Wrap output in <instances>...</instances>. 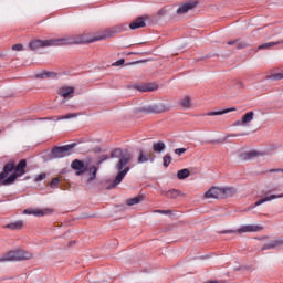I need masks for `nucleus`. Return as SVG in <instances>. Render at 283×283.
<instances>
[{
	"instance_id": "c9c22d12",
	"label": "nucleus",
	"mask_w": 283,
	"mask_h": 283,
	"mask_svg": "<svg viewBox=\"0 0 283 283\" xmlns=\"http://www.w3.org/2000/svg\"><path fill=\"white\" fill-rule=\"evenodd\" d=\"M185 151H187L186 148H177V149H175V154H177V156H182V154H185Z\"/></svg>"
},
{
	"instance_id": "ddd939ff",
	"label": "nucleus",
	"mask_w": 283,
	"mask_h": 283,
	"mask_svg": "<svg viewBox=\"0 0 283 283\" xmlns=\"http://www.w3.org/2000/svg\"><path fill=\"white\" fill-rule=\"evenodd\" d=\"M23 213L25 216H36L38 218H41L43 216H48V213H50V210H48V209H25V210H23Z\"/></svg>"
},
{
	"instance_id": "aec40b11",
	"label": "nucleus",
	"mask_w": 283,
	"mask_h": 283,
	"mask_svg": "<svg viewBox=\"0 0 283 283\" xmlns=\"http://www.w3.org/2000/svg\"><path fill=\"white\" fill-rule=\"evenodd\" d=\"M178 105H180L182 109H191V98H189V96H185L184 98L179 99Z\"/></svg>"
},
{
	"instance_id": "473e14b6",
	"label": "nucleus",
	"mask_w": 283,
	"mask_h": 283,
	"mask_svg": "<svg viewBox=\"0 0 283 283\" xmlns=\"http://www.w3.org/2000/svg\"><path fill=\"white\" fill-rule=\"evenodd\" d=\"M154 90H158V86H156V85H153V87L147 86L145 88H142V92H153Z\"/></svg>"
},
{
	"instance_id": "393cba45",
	"label": "nucleus",
	"mask_w": 283,
	"mask_h": 283,
	"mask_svg": "<svg viewBox=\"0 0 283 283\" xmlns=\"http://www.w3.org/2000/svg\"><path fill=\"white\" fill-rule=\"evenodd\" d=\"M143 202V196L134 197L130 199H127L126 203L128 207H134V205H140Z\"/></svg>"
},
{
	"instance_id": "f3484780",
	"label": "nucleus",
	"mask_w": 283,
	"mask_h": 283,
	"mask_svg": "<svg viewBox=\"0 0 283 283\" xmlns=\"http://www.w3.org/2000/svg\"><path fill=\"white\" fill-rule=\"evenodd\" d=\"M12 171H14V164H7L3 168V172H0V180H6V178L12 174Z\"/></svg>"
},
{
	"instance_id": "a211bd4d",
	"label": "nucleus",
	"mask_w": 283,
	"mask_h": 283,
	"mask_svg": "<svg viewBox=\"0 0 283 283\" xmlns=\"http://www.w3.org/2000/svg\"><path fill=\"white\" fill-rule=\"evenodd\" d=\"M74 43H93L92 33H85L82 35H77L74 39Z\"/></svg>"
},
{
	"instance_id": "7c9ffc66",
	"label": "nucleus",
	"mask_w": 283,
	"mask_h": 283,
	"mask_svg": "<svg viewBox=\"0 0 283 283\" xmlns=\"http://www.w3.org/2000/svg\"><path fill=\"white\" fill-rule=\"evenodd\" d=\"M157 14L159 17H165L166 14H169V10L167 8H163L157 12Z\"/></svg>"
},
{
	"instance_id": "dca6fc26",
	"label": "nucleus",
	"mask_w": 283,
	"mask_h": 283,
	"mask_svg": "<svg viewBox=\"0 0 283 283\" xmlns=\"http://www.w3.org/2000/svg\"><path fill=\"white\" fill-rule=\"evenodd\" d=\"M277 198H283V193L281 195H270L264 197L263 199H260L259 201H256L253 206L254 207H260V205H264V202H271V200H277Z\"/></svg>"
},
{
	"instance_id": "7ed1b4c3",
	"label": "nucleus",
	"mask_w": 283,
	"mask_h": 283,
	"mask_svg": "<svg viewBox=\"0 0 283 283\" xmlns=\"http://www.w3.org/2000/svg\"><path fill=\"white\" fill-rule=\"evenodd\" d=\"M67 40L55 39V40H33L30 42L29 46L31 50H39L41 48H54L56 45H65Z\"/></svg>"
},
{
	"instance_id": "cd10ccee",
	"label": "nucleus",
	"mask_w": 283,
	"mask_h": 283,
	"mask_svg": "<svg viewBox=\"0 0 283 283\" xmlns=\"http://www.w3.org/2000/svg\"><path fill=\"white\" fill-rule=\"evenodd\" d=\"M166 198H170V199H174V198H178V196H180V191L176 190V189H172V190H168L166 193H165Z\"/></svg>"
},
{
	"instance_id": "2f4dec72",
	"label": "nucleus",
	"mask_w": 283,
	"mask_h": 283,
	"mask_svg": "<svg viewBox=\"0 0 283 283\" xmlns=\"http://www.w3.org/2000/svg\"><path fill=\"white\" fill-rule=\"evenodd\" d=\"M59 182H61L60 179L59 178H54L51 181L50 186L52 187V189H54V188L59 187Z\"/></svg>"
},
{
	"instance_id": "e433bc0d",
	"label": "nucleus",
	"mask_w": 283,
	"mask_h": 283,
	"mask_svg": "<svg viewBox=\"0 0 283 283\" xmlns=\"http://www.w3.org/2000/svg\"><path fill=\"white\" fill-rule=\"evenodd\" d=\"M12 50H14L15 52H21V50H23V45L22 44H14L12 46Z\"/></svg>"
},
{
	"instance_id": "4468645a",
	"label": "nucleus",
	"mask_w": 283,
	"mask_h": 283,
	"mask_svg": "<svg viewBox=\"0 0 283 283\" xmlns=\"http://www.w3.org/2000/svg\"><path fill=\"white\" fill-rule=\"evenodd\" d=\"M59 94H60V96H62V98L70 99L74 96V87L63 86L62 88H60Z\"/></svg>"
},
{
	"instance_id": "ea45409f",
	"label": "nucleus",
	"mask_w": 283,
	"mask_h": 283,
	"mask_svg": "<svg viewBox=\"0 0 283 283\" xmlns=\"http://www.w3.org/2000/svg\"><path fill=\"white\" fill-rule=\"evenodd\" d=\"M235 136H238V135H228V136H226L224 140H228V138H235Z\"/></svg>"
},
{
	"instance_id": "b1692460",
	"label": "nucleus",
	"mask_w": 283,
	"mask_h": 283,
	"mask_svg": "<svg viewBox=\"0 0 283 283\" xmlns=\"http://www.w3.org/2000/svg\"><path fill=\"white\" fill-rule=\"evenodd\" d=\"M153 149L156 154H160L167 149V146L163 142H157L153 144Z\"/></svg>"
},
{
	"instance_id": "6ab92c4d",
	"label": "nucleus",
	"mask_w": 283,
	"mask_h": 283,
	"mask_svg": "<svg viewBox=\"0 0 283 283\" xmlns=\"http://www.w3.org/2000/svg\"><path fill=\"white\" fill-rule=\"evenodd\" d=\"M149 160L151 163H154V158L151 157L150 154L145 153L144 150H139V156L137 159V163L143 164V163H149Z\"/></svg>"
},
{
	"instance_id": "6e6552de",
	"label": "nucleus",
	"mask_w": 283,
	"mask_h": 283,
	"mask_svg": "<svg viewBox=\"0 0 283 283\" xmlns=\"http://www.w3.org/2000/svg\"><path fill=\"white\" fill-rule=\"evenodd\" d=\"M263 229L264 227L260 224H244V226H241L235 231H230V233H258Z\"/></svg>"
},
{
	"instance_id": "c85d7f7f",
	"label": "nucleus",
	"mask_w": 283,
	"mask_h": 283,
	"mask_svg": "<svg viewBox=\"0 0 283 283\" xmlns=\"http://www.w3.org/2000/svg\"><path fill=\"white\" fill-rule=\"evenodd\" d=\"M239 50H242V48H247V43L244 42H238V41H229L228 45H235Z\"/></svg>"
},
{
	"instance_id": "1a4fd4ad",
	"label": "nucleus",
	"mask_w": 283,
	"mask_h": 283,
	"mask_svg": "<svg viewBox=\"0 0 283 283\" xmlns=\"http://www.w3.org/2000/svg\"><path fill=\"white\" fill-rule=\"evenodd\" d=\"M151 21V15H142L137 19H135L130 24L129 28L130 30H138L139 28H145L147 23Z\"/></svg>"
},
{
	"instance_id": "58836bf2",
	"label": "nucleus",
	"mask_w": 283,
	"mask_h": 283,
	"mask_svg": "<svg viewBox=\"0 0 283 283\" xmlns=\"http://www.w3.org/2000/svg\"><path fill=\"white\" fill-rule=\"evenodd\" d=\"M157 213H164V214H169V213H171V211L170 210H157L156 211Z\"/></svg>"
},
{
	"instance_id": "0eeeda50",
	"label": "nucleus",
	"mask_w": 283,
	"mask_h": 283,
	"mask_svg": "<svg viewBox=\"0 0 283 283\" xmlns=\"http://www.w3.org/2000/svg\"><path fill=\"white\" fill-rule=\"evenodd\" d=\"M72 149H74V145L55 147L52 150V158H65L67 156H71Z\"/></svg>"
},
{
	"instance_id": "4c0bfd02",
	"label": "nucleus",
	"mask_w": 283,
	"mask_h": 283,
	"mask_svg": "<svg viewBox=\"0 0 283 283\" xmlns=\"http://www.w3.org/2000/svg\"><path fill=\"white\" fill-rule=\"evenodd\" d=\"M67 118H76V114H69L61 117V120H67Z\"/></svg>"
},
{
	"instance_id": "39448f33",
	"label": "nucleus",
	"mask_w": 283,
	"mask_h": 283,
	"mask_svg": "<svg viewBox=\"0 0 283 283\" xmlns=\"http://www.w3.org/2000/svg\"><path fill=\"white\" fill-rule=\"evenodd\" d=\"M28 165V161L25 159H22L15 167V171L9 176L7 179H4L3 185H14L18 178L20 176H23L25 174V167Z\"/></svg>"
},
{
	"instance_id": "f03ea898",
	"label": "nucleus",
	"mask_w": 283,
	"mask_h": 283,
	"mask_svg": "<svg viewBox=\"0 0 283 283\" xmlns=\"http://www.w3.org/2000/svg\"><path fill=\"white\" fill-rule=\"evenodd\" d=\"M235 193V188L233 187H212L206 193L205 198L218 200L220 198H231Z\"/></svg>"
},
{
	"instance_id": "412c9836",
	"label": "nucleus",
	"mask_w": 283,
	"mask_h": 283,
	"mask_svg": "<svg viewBox=\"0 0 283 283\" xmlns=\"http://www.w3.org/2000/svg\"><path fill=\"white\" fill-rule=\"evenodd\" d=\"M283 43V40L276 41V42H268L259 45L258 50H271V48H275V45H280Z\"/></svg>"
},
{
	"instance_id": "72a5a7b5",
	"label": "nucleus",
	"mask_w": 283,
	"mask_h": 283,
	"mask_svg": "<svg viewBox=\"0 0 283 283\" xmlns=\"http://www.w3.org/2000/svg\"><path fill=\"white\" fill-rule=\"evenodd\" d=\"M46 175L40 174L35 177V182H41V180H45Z\"/></svg>"
},
{
	"instance_id": "bb28decb",
	"label": "nucleus",
	"mask_w": 283,
	"mask_h": 283,
	"mask_svg": "<svg viewBox=\"0 0 283 283\" xmlns=\"http://www.w3.org/2000/svg\"><path fill=\"white\" fill-rule=\"evenodd\" d=\"M229 112H235V108H228L224 111L210 112V113H207V116H222V114H229Z\"/></svg>"
},
{
	"instance_id": "20e7f679",
	"label": "nucleus",
	"mask_w": 283,
	"mask_h": 283,
	"mask_svg": "<svg viewBox=\"0 0 283 283\" xmlns=\"http://www.w3.org/2000/svg\"><path fill=\"white\" fill-rule=\"evenodd\" d=\"M21 260H32V253L23 250H14L0 259V262H19Z\"/></svg>"
},
{
	"instance_id": "5701e85b",
	"label": "nucleus",
	"mask_w": 283,
	"mask_h": 283,
	"mask_svg": "<svg viewBox=\"0 0 283 283\" xmlns=\"http://www.w3.org/2000/svg\"><path fill=\"white\" fill-rule=\"evenodd\" d=\"M6 229H11V231H19V229H23V221H15L4 226Z\"/></svg>"
},
{
	"instance_id": "f704fd0d",
	"label": "nucleus",
	"mask_w": 283,
	"mask_h": 283,
	"mask_svg": "<svg viewBox=\"0 0 283 283\" xmlns=\"http://www.w3.org/2000/svg\"><path fill=\"white\" fill-rule=\"evenodd\" d=\"M113 65H115V67H120V65H125V59L116 61Z\"/></svg>"
},
{
	"instance_id": "a19ab883",
	"label": "nucleus",
	"mask_w": 283,
	"mask_h": 283,
	"mask_svg": "<svg viewBox=\"0 0 283 283\" xmlns=\"http://www.w3.org/2000/svg\"><path fill=\"white\" fill-rule=\"evenodd\" d=\"M239 136H244V134H240Z\"/></svg>"
},
{
	"instance_id": "f8f14e48",
	"label": "nucleus",
	"mask_w": 283,
	"mask_h": 283,
	"mask_svg": "<svg viewBox=\"0 0 283 283\" xmlns=\"http://www.w3.org/2000/svg\"><path fill=\"white\" fill-rule=\"evenodd\" d=\"M112 31H101L97 33H92L93 43H96V41H105L106 39H112L113 36Z\"/></svg>"
},
{
	"instance_id": "c756f323",
	"label": "nucleus",
	"mask_w": 283,
	"mask_h": 283,
	"mask_svg": "<svg viewBox=\"0 0 283 283\" xmlns=\"http://www.w3.org/2000/svg\"><path fill=\"white\" fill-rule=\"evenodd\" d=\"M163 160H164V167L171 165V156L166 155V156H164Z\"/></svg>"
},
{
	"instance_id": "a878e982",
	"label": "nucleus",
	"mask_w": 283,
	"mask_h": 283,
	"mask_svg": "<svg viewBox=\"0 0 283 283\" xmlns=\"http://www.w3.org/2000/svg\"><path fill=\"white\" fill-rule=\"evenodd\" d=\"M190 174L189 169L185 168L177 172V178L179 180H185V178H189Z\"/></svg>"
},
{
	"instance_id": "9d476101",
	"label": "nucleus",
	"mask_w": 283,
	"mask_h": 283,
	"mask_svg": "<svg viewBox=\"0 0 283 283\" xmlns=\"http://www.w3.org/2000/svg\"><path fill=\"white\" fill-rule=\"evenodd\" d=\"M253 116H255V113L252 111L245 113L241 119L237 120L233 126L234 127H249L251 125V122L253 120Z\"/></svg>"
},
{
	"instance_id": "423d86ee",
	"label": "nucleus",
	"mask_w": 283,
	"mask_h": 283,
	"mask_svg": "<svg viewBox=\"0 0 283 283\" xmlns=\"http://www.w3.org/2000/svg\"><path fill=\"white\" fill-rule=\"evenodd\" d=\"M97 171L98 169L96 166H86L84 170L77 171L76 176H82V180H84V182H94V180H96Z\"/></svg>"
},
{
	"instance_id": "f257e3e1",
	"label": "nucleus",
	"mask_w": 283,
	"mask_h": 283,
	"mask_svg": "<svg viewBox=\"0 0 283 283\" xmlns=\"http://www.w3.org/2000/svg\"><path fill=\"white\" fill-rule=\"evenodd\" d=\"M112 158H118V163L116 164V169L119 171L114 180V182L107 187V189H114L117 185H120L123 182V178L129 174V161L132 160V153L129 150H123L120 148H117L112 151L111 154Z\"/></svg>"
},
{
	"instance_id": "2eb2a0df",
	"label": "nucleus",
	"mask_w": 283,
	"mask_h": 283,
	"mask_svg": "<svg viewBox=\"0 0 283 283\" xmlns=\"http://www.w3.org/2000/svg\"><path fill=\"white\" fill-rule=\"evenodd\" d=\"M277 247H283V237L270 241L262 248V250L266 251V249H277Z\"/></svg>"
},
{
	"instance_id": "9b49d317",
	"label": "nucleus",
	"mask_w": 283,
	"mask_h": 283,
	"mask_svg": "<svg viewBox=\"0 0 283 283\" xmlns=\"http://www.w3.org/2000/svg\"><path fill=\"white\" fill-rule=\"evenodd\" d=\"M196 6V1L185 2L178 7L177 14H187V12H191Z\"/></svg>"
},
{
	"instance_id": "4be33fe9",
	"label": "nucleus",
	"mask_w": 283,
	"mask_h": 283,
	"mask_svg": "<svg viewBox=\"0 0 283 283\" xmlns=\"http://www.w3.org/2000/svg\"><path fill=\"white\" fill-rule=\"evenodd\" d=\"M72 169H74L75 171H84L85 170V164L78 159L74 160L71 164Z\"/></svg>"
}]
</instances>
